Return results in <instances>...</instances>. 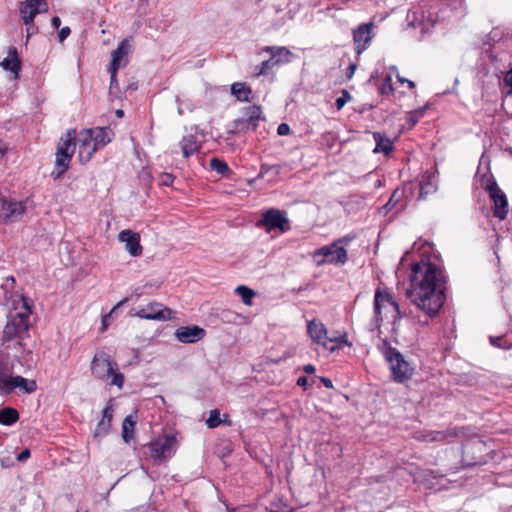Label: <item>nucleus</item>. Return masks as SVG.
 <instances>
[{
    "label": "nucleus",
    "mask_w": 512,
    "mask_h": 512,
    "mask_svg": "<svg viewBox=\"0 0 512 512\" xmlns=\"http://www.w3.org/2000/svg\"><path fill=\"white\" fill-rule=\"evenodd\" d=\"M407 296L425 314L435 316L445 302L446 275L435 264L415 263L411 267Z\"/></svg>",
    "instance_id": "nucleus-1"
},
{
    "label": "nucleus",
    "mask_w": 512,
    "mask_h": 512,
    "mask_svg": "<svg viewBox=\"0 0 512 512\" xmlns=\"http://www.w3.org/2000/svg\"><path fill=\"white\" fill-rule=\"evenodd\" d=\"M8 304L9 314L2 333V344L6 348L13 347L16 350L15 356H18L24 351L23 340L31 325L32 308L28 299L21 294H13Z\"/></svg>",
    "instance_id": "nucleus-2"
},
{
    "label": "nucleus",
    "mask_w": 512,
    "mask_h": 512,
    "mask_svg": "<svg viewBox=\"0 0 512 512\" xmlns=\"http://www.w3.org/2000/svg\"><path fill=\"white\" fill-rule=\"evenodd\" d=\"M92 375L103 382L121 389L124 385V375L119 371L118 364L105 352H98L91 361Z\"/></svg>",
    "instance_id": "nucleus-3"
},
{
    "label": "nucleus",
    "mask_w": 512,
    "mask_h": 512,
    "mask_svg": "<svg viewBox=\"0 0 512 512\" xmlns=\"http://www.w3.org/2000/svg\"><path fill=\"white\" fill-rule=\"evenodd\" d=\"M374 315L369 323V330H379L384 320L383 311L391 312L393 322H397L403 317L399 304L395 301L393 296L384 289L377 288L374 294L373 301Z\"/></svg>",
    "instance_id": "nucleus-4"
},
{
    "label": "nucleus",
    "mask_w": 512,
    "mask_h": 512,
    "mask_svg": "<svg viewBox=\"0 0 512 512\" xmlns=\"http://www.w3.org/2000/svg\"><path fill=\"white\" fill-rule=\"evenodd\" d=\"M379 349L385 360L389 363L392 377L396 382L402 383L412 377L414 371L413 367L396 348L388 343V341H383Z\"/></svg>",
    "instance_id": "nucleus-5"
},
{
    "label": "nucleus",
    "mask_w": 512,
    "mask_h": 512,
    "mask_svg": "<svg viewBox=\"0 0 512 512\" xmlns=\"http://www.w3.org/2000/svg\"><path fill=\"white\" fill-rule=\"evenodd\" d=\"M75 147V130H68L57 147L55 168L52 172L54 179L60 178L68 170Z\"/></svg>",
    "instance_id": "nucleus-6"
},
{
    "label": "nucleus",
    "mask_w": 512,
    "mask_h": 512,
    "mask_svg": "<svg viewBox=\"0 0 512 512\" xmlns=\"http://www.w3.org/2000/svg\"><path fill=\"white\" fill-rule=\"evenodd\" d=\"M307 333L314 344L333 352L343 345L348 344L346 336L328 337L325 325L318 320H311L307 324Z\"/></svg>",
    "instance_id": "nucleus-7"
},
{
    "label": "nucleus",
    "mask_w": 512,
    "mask_h": 512,
    "mask_svg": "<svg viewBox=\"0 0 512 512\" xmlns=\"http://www.w3.org/2000/svg\"><path fill=\"white\" fill-rule=\"evenodd\" d=\"M312 257L316 266L326 263L344 265L348 261L346 249L343 246H337V243L334 242L315 250Z\"/></svg>",
    "instance_id": "nucleus-8"
},
{
    "label": "nucleus",
    "mask_w": 512,
    "mask_h": 512,
    "mask_svg": "<svg viewBox=\"0 0 512 512\" xmlns=\"http://www.w3.org/2000/svg\"><path fill=\"white\" fill-rule=\"evenodd\" d=\"M264 120L262 108L258 105H251L243 109V117L234 121V127L239 132L255 131L259 122Z\"/></svg>",
    "instance_id": "nucleus-9"
},
{
    "label": "nucleus",
    "mask_w": 512,
    "mask_h": 512,
    "mask_svg": "<svg viewBox=\"0 0 512 512\" xmlns=\"http://www.w3.org/2000/svg\"><path fill=\"white\" fill-rule=\"evenodd\" d=\"M177 448L175 436L165 435L159 437L148 445L149 455L154 460H162L172 457Z\"/></svg>",
    "instance_id": "nucleus-10"
},
{
    "label": "nucleus",
    "mask_w": 512,
    "mask_h": 512,
    "mask_svg": "<svg viewBox=\"0 0 512 512\" xmlns=\"http://www.w3.org/2000/svg\"><path fill=\"white\" fill-rule=\"evenodd\" d=\"M132 315L147 320L165 321L172 318V310L160 303L152 302L141 306Z\"/></svg>",
    "instance_id": "nucleus-11"
},
{
    "label": "nucleus",
    "mask_w": 512,
    "mask_h": 512,
    "mask_svg": "<svg viewBox=\"0 0 512 512\" xmlns=\"http://www.w3.org/2000/svg\"><path fill=\"white\" fill-rule=\"evenodd\" d=\"M75 141L78 145V154L81 162H88L92 155L98 150L96 143L93 139V132L91 129H85L75 135Z\"/></svg>",
    "instance_id": "nucleus-12"
},
{
    "label": "nucleus",
    "mask_w": 512,
    "mask_h": 512,
    "mask_svg": "<svg viewBox=\"0 0 512 512\" xmlns=\"http://www.w3.org/2000/svg\"><path fill=\"white\" fill-rule=\"evenodd\" d=\"M48 4L46 0H25L20 3V14L25 25L33 23L37 14L46 13Z\"/></svg>",
    "instance_id": "nucleus-13"
},
{
    "label": "nucleus",
    "mask_w": 512,
    "mask_h": 512,
    "mask_svg": "<svg viewBox=\"0 0 512 512\" xmlns=\"http://www.w3.org/2000/svg\"><path fill=\"white\" fill-rule=\"evenodd\" d=\"M259 224L264 226L268 232L276 228L281 231L288 229V219L278 209H269L266 211L262 215Z\"/></svg>",
    "instance_id": "nucleus-14"
},
{
    "label": "nucleus",
    "mask_w": 512,
    "mask_h": 512,
    "mask_svg": "<svg viewBox=\"0 0 512 512\" xmlns=\"http://www.w3.org/2000/svg\"><path fill=\"white\" fill-rule=\"evenodd\" d=\"M462 435V428H453L444 431H419L414 434V438L423 442H443L450 437H460Z\"/></svg>",
    "instance_id": "nucleus-15"
},
{
    "label": "nucleus",
    "mask_w": 512,
    "mask_h": 512,
    "mask_svg": "<svg viewBox=\"0 0 512 512\" xmlns=\"http://www.w3.org/2000/svg\"><path fill=\"white\" fill-rule=\"evenodd\" d=\"M489 194L494 204V216L503 220L508 213V201L506 195L495 182L489 186Z\"/></svg>",
    "instance_id": "nucleus-16"
},
{
    "label": "nucleus",
    "mask_w": 512,
    "mask_h": 512,
    "mask_svg": "<svg viewBox=\"0 0 512 512\" xmlns=\"http://www.w3.org/2000/svg\"><path fill=\"white\" fill-rule=\"evenodd\" d=\"M118 240L124 243L125 250L133 257H138L143 252V247L140 244V235L132 230H122L118 234Z\"/></svg>",
    "instance_id": "nucleus-17"
},
{
    "label": "nucleus",
    "mask_w": 512,
    "mask_h": 512,
    "mask_svg": "<svg viewBox=\"0 0 512 512\" xmlns=\"http://www.w3.org/2000/svg\"><path fill=\"white\" fill-rule=\"evenodd\" d=\"M372 23H365L358 26L353 32V40L357 54L367 49L372 40Z\"/></svg>",
    "instance_id": "nucleus-18"
},
{
    "label": "nucleus",
    "mask_w": 512,
    "mask_h": 512,
    "mask_svg": "<svg viewBox=\"0 0 512 512\" xmlns=\"http://www.w3.org/2000/svg\"><path fill=\"white\" fill-rule=\"evenodd\" d=\"M1 208L3 210L4 222L16 221L21 215L25 213V206L23 202L12 199L0 198Z\"/></svg>",
    "instance_id": "nucleus-19"
},
{
    "label": "nucleus",
    "mask_w": 512,
    "mask_h": 512,
    "mask_svg": "<svg viewBox=\"0 0 512 512\" xmlns=\"http://www.w3.org/2000/svg\"><path fill=\"white\" fill-rule=\"evenodd\" d=\"M206 332L199 326H181L176 329L175 337L181 343H195L204 338Z\"/></svg>",
    "instance_id": "nucleus-20"
},
{
    "label": "nucleus",
    "mask_w": 512,
    "mask_h": 512,
    "mask_svg": "<svg viewBox=\"0 0 512 512\" xmlns=\"http://www.w3.org/2000/svg\"><path fill=\"white\" fill-rule=\"evenodd\" d=\"M130 50V44L127 39H124L117 49L112 52V59L110 67H113V74L117 73L121 66H125L128 62V53Z\"/></svg>",
    "instance_id": "nucleus-21"
},
{
    "label": "nucleus",
    "mask_w": 512,
    "mask_h": 512,
    "mask_svg": "<svg viewBox=\"0 0 512 512\" xmlns=\"http://www.w3.org/2000/svg\"><path fill=\"white\" fill-rule=\"evenodd\" d=\"M7 386L5 395L11 394L15 389H19L25 393H33L37 389L35 380H29L22 376H12Z\"/></svg>",
    "instance_id": "nucleus-22"
},
{
    "label": "nucleus",
    "mask_w": 512,
    "mask_h": 512,
    "mask_svg": "<svg viewBox=\"0 0 512 512\" xmlns=\"http://www.w3.org/2000/svg\"><path fill=\"white\" fill-rule=\"evenodd\" d=\"M113 411H114L113 404H112V401L110 400L104 407V409L102 411V418L95 428V431H94L95 437H102L108 433V431L111 427Z\"/></svg>",
    "instance_id": "nucleus-23"
},
{
    "label": "nucleus",
    "mask_w": 512,
    "mask_h": 512,
    "mask_svg": "<svg viewBox=\"0 0 512 512\" xmlns=\"http://www.w3.org/2000/svg\"><path fill=\"white\" fill-rule=\"evenodd\" d=\"M179 146L181 148L182 155L185 158L198 153L201 148V144L198 141V136L196 134L185 135L180 141Z\"/></svg>",
    "instance_id": "nucleus-24"
},
{
    "label": "nucleus",
    "mask_w": 512,
    "mask_h": 512,
    "mask_svg": "<svg viewBox=\"0 0 512 512\" xmlns=\"http://www.w3.org/2000/svg\"><path fill=\"white\" fill-rule=\"evenodd\" d=\"M373 139L375 141V148L373 150L374 153L389 154L394 148L393 142L390 140V138L380 132H374Z\"/></svg>",
    "instance_id": "nucleus-25"
},
{
    "label": "nucleus",
    "mask_w": 512,
    "mask_h": 512,
    "mask_svg": "<svg viewBox=\"0 0 512 512\" xmlns=\"http://www.w3.org/2000/svg\"><path fill=\"white\" fill-rule=\"evenodd\" d=\"M0 66H2L7 71H11L15 74H18L21 67L20 61L17 56V49L15 47L9 48L8 57L5 58L2 62H0Z\"/></svg>",
    "instance_id": "nucleus-26"
},
{
    "label": "nucleus",
    "mask_w": 512,
    "mask_h": 512,
    "mask_svg": "<svg viewBox=\"0 0 512 512\" xmlns=\"http://www.w3.org/2000/svg\"><path fill=\"white\" fill-rule=\"evenodd\" d=\"M420 194L419 198L433 193L437 189L436 177L433 174H424L420 180Z\"/></svg>",
    "instance_id": "nucleus-27"
},
{
    "label": "nucleus",
    "mask_w": 512,
    "mask_h": 512,
    "mask_svg": "<svg viewBox=\"0 0 512 512\" xmlns=\"http://www.w3.org/2000/svg\"><path fill=\"white\" fill-rule=\"evenodd\" d=\"M96 147H103L111 141L112 130L108 127H96L91 129Z\"/></svg>",
    "instance_id": "nucleus-28"
},
{
    "label": "nucleus",
    "mask_w": 512,
    "mask_h": 512,
    "mask_svg": "<svg viewBox=\"0 0 512 512\" xmlns=\"http://www.w3.org/2000/svg\"><path fill=\"white\" fill-rule=\"evenodd\" d=\"M231 93L238 101L249 102L252 91L246 83L235 82L231 85Z\"/></svg>",
    "instance_id": "nucleus-29"
},
{
    "label": "nucleus",
    "mask_w": 512,
    "mask_h": 512,
    "mask_svg": "<svg viewBox=\"0 0 512 512\" xmlns=\"http://www.w3.org/2000/svg\"><path fill=\"white\" fill-rule=\"evenodd\" d=\"M12 377V366L0 359V394L5 395L6 388Z\"/></svg>",
    "instance_id": "nucleus-30"
},
{
    "label": "nucleus",
    "mask_w": 512,
    "mask_h": 512,
    "mask_svg": "<svg viewBox=\"0 0 512 512\" xmlns=\"http://www.w3.org/2000/svg\"><path fill=\"white\" fill-rule=\"evenodd\" d=\"M19 419V413L12 407H4L0 409V424L10 426L17 422Z\"/></svg>",
    "instance_id": "nucleus-31"
},
{
    "label": "nucleus",
    "mask_w": 512,
    "mask_h": 512,
    "mask_svg": "<svg viewBox=\"0 0 512 512\" xmlns=\"http://www.w3.org/2000/svg\"><path fill=\"white\" fill-rule=\"evenodd\" d=\"M136 421L131 415L127 416L122 423V437L126 443H129L134 437V427Z\"/></svg>",
    "instance_id": "nucleus-32"
},
{
    "label": "nucleus",
    "mask_w": 512,
    "mask_h": 512,
    "mask_svg": "<svg viewBox=\"0 0 512 512\" xmlns=\"http://www.w3.org/2000/svg\"><path fill=\"white\" fill-rule=\"evenodd\" d=\"M264 52L271 54V58L280 59L281 57H287L285 61H289L288 57L291 55V52L286 47H277V46H266L263 48Z\"/></svg>",
    "instance_id": "nucleus-33"
},
{
    "label": "nucleus",
    "mask_w": 512,
    "mask_h": 512,
    "mask_svg": "<svg viewBox=\"0 0 512 512\" xmlns=\"http://www.w3.org/2000/svg\"><path fill=\"white\" fill-rule=\"evenodd\" d=\"M235 292L241 297L245 305H251L252 298L256 295L255 291L244 285H239L235 289Z\"/></svg>",
    "instance_id": "nucleus-34"
},
{
    "label": "nucleus",
    "mask_w": 512,
    "mask_h": 512,
    "mask_svg": "<svg viewBox=\"0 0 512 512\" xmlns=\"http://www.w3.org/2000/svg\"><path fill=\"white\" fill-rule=\"evenodd\" d=\"M210 168L220 175H226L230 172V168L228 167L227 163L218 158H212L210 160Z\"/></svg>",
    "instance_id": "nucleus-35"
},
{
    "label": "nucleus",
    "mask_w": 512,
    "mask_h": 512,
    "mask_svg": "<svg viewBox=\"0 0 512 512\" xmlns=\"http://www.w3.org/2000/svg\"><path fill=\"white\" fill-rule=\"evenodd\" d=\"M280 62H281V59H273V58L263 61L260 65V69H259V72L257 73V75L266 74L270 69H272L274 66H276Z\"/></svg>",
    "instance_id": "nucleus-36"
},
{
    "label": "nucleus",
    "mask_w": 512,
    "mask_h": 512,
    "mask_svg": "<svg viewBox=\"0 0 512 512\" xmlns=\"http://www.w3.org/2000/svg\"><path fill=\"white\" fill-rule=\"evenodd\" d=\"M206 424L209 428H215L221 424L220 413L217 409L210 411Z\"/></svg>",
    "instance_id": "nucleus-37"
},
{
    "label": "nucleus",
    "mask_w": 512,
    "mask_h": 512,
    "mask_svg": "<svg viewBox=\"0 0 512 512\" xmlns=\"http://www.w3.org/2000/svg\"><path fill=\"white\" fill-rule=\"evenodd\" d=\"M351 100V95L350 93L346 90V89H343L342 90V95L340 97H338L335 101V105H336V108L338 110H341L345 104Z\"/></svg>",
    "instance_id": "nucleus-38"
},
{
    "label": "nucleus",
    "mask_w": 512,
    "mask_h": 512,
    "mask_svg": "<svg viewBox=\"0 0 512 512\" xmlns=\"http://www.w3.org/2000/svg\"><path fill=\"white\" fill-rule=\"evenodd\" d=\"M0 464L3 469L10 468L14 465L13 458L9 452L0 454Z\"/></svg>",
    "instance_id": "nucleus-39"
},
{
    "label": "nucleus",
    "mask_w": 512,
    "mask_h": 512,
    "mask_svg": "<svg viewBox=\"0 0 512 512\" xmlns=\"http://www.w3.org/2000/svg\"><path fill=\"white\" fill-rule=\"evenodd\" d=\"M392 79L391 76H387L382 84L381 93L389 94L393 92Z\"/></svg>",
    "instance_id": "nucleus-40"
},
{
    "label": "nucleus",
    "mask_w": 512,
    "mask_h": 512,
    "mask_svg": "<svg viewBox=\"0 0 512 512\" xmlns=\"http://www.w3.org/2000/svg\"><path fill=\"white\" fill-rule=\"evenodd\" d=\"M174 179L175 177L172 174L162 173L159 177V182L163 186H170L173 183Z\"/></svg>",
    "instance_id": "nucleus-41"
},
{
    "label": "nucleus",
    "mask_w": 512,
    "mask_h": 512,
    "mask_svg": "<svg viewBox=\"0 0 512 512\" xmlns=\"http://www.w3.org/2000/svg\"><path fill=\"white\" fill-rule=\"evenodd\" d=\"M270 171H274L275 173H279L280 166L279 165H267L263 164L261 165L260 169V176H263L264 174L269 173Z\"/></svg>",
    "instance_id": "nucleus-42"
},
{
    "label": "nucleus",
    "mask_w": 512,
    "mask_h": 512,
    "mask_svg": "<svg viewBox=\"0 0 512 512\" xmlns=\"http://www.w3.org/2000/svg\"><path fill=\"white\" fill-rule=\"evenodd\" d=\"M125 302V300L119 302L116 306L113 307V309L111 310V312L107 315H105L103 318H102V326H103V329H106L107 326L109 325V320L111 318V315L117 310V308L123 303Z\"/></svg>",
    "instance_id": "nucleus-43"
},
{
    "label": "nucleus",
    "mask_w": 512,
    "mask_h": 512,
    "mask_svg": "<svg viewBox=\"0 0 512 512\" xmlns=\"http://www.w3.org/2000/svg\"><path fill=\"white\" fill-rule=\"evenodd\" d=\"M422 115L423 110L411 112L408 118L410 125L414 126L418 122L419 118L422 117Z\"/></svg>",
    "instance_id": "nucleus-44"
},
{
    "label": "nucleus",
    "mask_w": 512,
    "mask_h": 512,
    "mask_svg": "<svg viewBox=\"0 0 512 512\" xmlns=\"http://www.w3.org/2000/svg\"><path fill=\"white\" fill-rule=\"evenodd\" d=\"M417 14H418V11H417V10L413 11L411 14H410V13L408 14V18H410V17H411V15L413 16V19L411 20V25H412V26H414V27H416V26H421V27H422V30L427 29V28H428V25H427V24H425L423 21H420V22H419V24H416V23H415V22L418 20V19H417Z\"/></svg>",
    "instance_id": "nucleus-45"
},
{
    "label": "nucleus",
    "mask_w": 512,
    "mask_h": 512,
    "mask_svg": "<svg viewBox=\"0 0 512 512\" xmlns=\"http://www.w3.org/2000/svg\"><path fill=\"white\" fill-rule=\"evenodd\" d=\"M290 131V126L286 123L280 124L277 128V133L281 136L288 135Z\"/></svg>",
    "instance_id": "nucleus-46"
},
{
    "label": "nucleus",
    "mask_w": 512,
    "mask_h": 512,
    "mask_svg": "<svg viewBox=\"0 0 512 512\" xmlns=\"http://www.w3.org/2000/svg\"><path fill=\"white\" fill-rule=\"evenodd\" d=\"M71 33V30L68 26L66 27H63L60 31H59V34H58V37H59V41L60 42H63Z\"/></svg>",
    "instance_id": "nucleus-47"
},
{
    "label": "nucleus",
    "mask_w": 512,
    "mask_h": 512,
    "mask_svg": "<svg viewBox=\"0 0 512 512\" xmlns=\"http://www.w3.org/2000/svg\"><path fill=\"white\" fill-rule=\"evenodd\" d=\"M353 239H354V236L346 235L344 237L337 239L336 241H334V243H337V246H340V244L348 245Z\"/></svg>",
    "instance_id": "nucleus-48"
},
{
    "label": "nucleus",
    "mask_w": 512,
    "mask_h": 512,
    "mask_svg": "<svg viewBox=\"0 0 512 512\" xmlns=\"http://www.w3.org/2000/svg\"><path fill=\"white\" fill-rule=\"evenodd\" d=\"M396 196H397V191H395L392 194V196L390 197L389 201L385 204L384 208H386L387 210L392 209L395 206V204L397 203Z\"/></svg>",
    "instance_id": "nucleus-49"
},
{
    "label": "nucleus",
    "mask_w": 512,
    "mask_h": 512,
    "mask_svg": "<svg viewBox=\"0 0 512 512\" xmlns=\"http://www.w3.org/2000/svg\"><path fill=\"white\" fill-rule=\"evenodd\" d=\"M30 457V450L24 449L21 453H19L16 459L20 462L27 460Z\"/></svg>",
    "instance_id": "nucleus-50"
},
{
    "label": "nucleus",
    "mask_w": 512,
    "mask_h": 512,
    "mask_svg": "<svg viewBox=\"0 0 512 512\" xmlns=\"http://www.w3.org/2000/svg\"><path fill=\"white\" fill-rule=\"evenodd\" d=\"M51 24L55 29H58L61 25V19L58 16H54L51 20Z\"/></svg>",
    "instance_id": "nucleus-51"
},
{
    "label": "nucleus",
    "mask_w": 512,
    "mask_h": 512,
    "mask_svg": "<svg viewBox=\"0 0 512 512\" xmlns=\"http://www.w3.org/2000/svg\"><path fill=\"white\" fill-rule=\"evenodd\" d=\"M356 70V65L354 63L350 64L347 68V77L350 79Z\"/></svg>",
    "instance_id": "nucleus-52"
},
{
    "label": "nucleus",
    "mask_w": 512,
    "mask_h": 512,
    "mask_svg": "<svg viewBox=\"0 0 512 512\" xmlns=\"http://www.w3.org/2000/svg\"><path fill=\"white\" fill-rule=\"evenodd\" d=\"M489 339H490V343H491L493 346L501 347V344H500L501 337H494V336H491Z\"/></svg>",
    "instance_id": "nucleus-53"
},
{
    "label": "nucleus",
    "mask_w": 512,
    "mask_h": 512,
    "mask_svg": "<svg viewBox=\"0 0 512 512\" xmlns=\"http://www.w3.org/2000/svg\"><path fill=\"white\" fill-rule=\"evenodd\" d=\"M303 370H304V372H305V373H307V374H312V373H314V372H315V370H316V369H315L314 365H312V364H307V365H305V366H304Z\"/></svg>",
    "instance_id": "nucleus-54"
},
{
    "label": "nucleus",
    "mask_w": 512,
    "mask_h": 512,
    "mask_svg": "<svg viewBox=\"0 0 512 512\" xmlns=\"http://www.w3.org/2000/svg\"><path fill=\"white\" fill-rule=\"evenodd\" d=\"M297 384H298L299 386H303V387H304V386H306V385L308 384V379H307V377H305V376H301V377H299V378H298V380H297Z\"/></svg>",
    "instance_id": "nucleus-55"
},
{
    "label": "nucleus",
    "mask_w": 512,
    "mask_h": 512,
    "mask_svg": "<svg viewBox=\"0 0 512 512\" xmlns=\"http://www.w3.org/2000/svg\"><path fill=\"white\" fill-rule=\"evenodd\" d=\"M321 381L322 383L325 385V387L327 388H332L333 387V383L332 381L329 379V378H321Z\"/></svg>",
    "instance_id": "nucleus-56"
},
{
    "label": "nucleus",
    "mask_w": 512,
    "mask_h": 512,
    "mask_svg": "<svg viewBox=\"0 0 512 512\" xmlns=\"http://www.w3.org/2000/svg\"><path fill=\"white\" fill-rule=\"evenodd\" d=\"M111 87L116 83V73L113 74V67H110Z\"/></svg>",
    "instance_id": "nucleus-57"
},
{
    "label": "nucleus",
    "mask_w": 512,
    "mask_h": 512,
    "mask_svg": "<svg viewBox=\"0 0 512 512\" xmlns=\"http://www.w3.org/2000/svg\"><path fill=\"white\" fill-rule=\"evenodd\" d=\"M7 150V147L6 145L4 144V142L2 140H0V154H4Z\"/></svg>",
    "instance_id": "nucleus-58"
},
{
    "label": "nucleus",
    "mask_w": 512,
    "mask_h": 512,
    "mask_svg": "<svg viewBox=\"0 0 512 512\" xmlns=\"http://www.w3.org/2000/svg\"><path fill=\"white\" fill-rule=\"evenodd\" d=\"M115 114L118 118H122L124 116V111L121 109H118V110H116Z\"/></svg>",
    "instance_id": "nucleus-59"
},
{
    "label": "nucleus",
    "mask_w": 512,
    "mask_h": 512,
    "mask_svg": "<svg viewBox=\"0 0 512 512\" xmlns=\"http://www.w3.org/2000/svg\"><path fill=\"white\" fill-rule=\"evenodd\" d=\"M30 25H31V27L27 29V31H28V35H30V33H34V32H35V29H36V28L33 26V23H32V24H30Z\"/></svg>",
    "instance_id": "nucleus-60"
},
{
    "label": "nucleus",
    "mask_w": 512,
    "mask_h": 512,
    "mask_svg": "<svg viewBox=\"0 0 512 512\" xmlns=\"http://www.w3.org/2000/svg\"><path fill=\"white\" fill-rule=\"evenodd\" d=\"M407 84H408V86H409V88H410V89H413V88L415 87L414 82H413V81H411V80H408V81H407Z\"/></svg>",
    "instance_id": "nucleus-61"
},
{
    "label": "nucleus",
    "mask_w": 512,
    "mask_h": 512,
    "mask_svg": "<svg viewBox=\"0 0 512 512\" xmlns=\"http://www.w3.org/2000/svg\"><path fill=\"white\" fill-rule=\"evenodd\" d=\"M398 80L399 82L401 83H407L408 79L404 78V77H401V76H398Z\"/></svg>",
    "instance_id": "nucleus-62"
},
{
    "label": "nucleus",
    "mask_w": 512,
    "mask_h": 512,
    "mask_svg": "<svg viewBox=\"0 0 512 512\" xmlns=\"http://www.w3.org/2000/svg\"><path fill=\"white\" fill-rule=\"evenodd\" d=\"M428 21L430 22L431 25H433V23H434L433 19H429Z\"/></svg>",
    "instance_id": "nucleus-63"
}]
</instances>
